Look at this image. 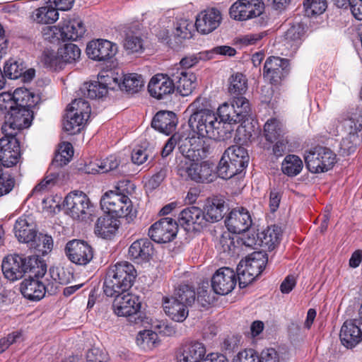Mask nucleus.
<instances>
[{
	"label": "nucleus",
	"mask_w": 362,
	"mask_h": 362,
	"mask_svg": "<svg viewBox=\"0 0 362 362\" xmlns=\"http://www.w3.org/2000/svg\"><path fill=\"white\" fill-rule=\"evenodd\" d=\"M6 279L15 281L23 277L25 273H30L35 277H42L47 272V264L37 256L11 255L6 257L1 264Z\"/></svg>",
	"instance_id": "f257e3e1"
},
{
	"label": "nucleus",
	"mask_w": 362,
	"mask_h": 362,
	"mask_svg": "<svg viewBox=\"0 0 362 362\" xmlns=\"http://www.w3.org/2000/svg\"><path fill=\"white\" fill-rule=\"evenodd\" d=\"M131 185L129 180L119 181L115 190L106 192L100 199L101 209L116 218H125L128 223L136 217V211L133 208L132 202L125 194L124 187Z\"/></svg>",
	"instance_id": "f03ea898"
},
{
	"label": "nucleus",
	"mask_w": 362,
	"mask_h": 362,
	"mask_svg": "<svg viewBox=\"0 0 362 362\" xmlns=\"http://www.w3.org/2000/svg\"><path fill=\"white\" fill-rule=\"evenodd\" d=\"M136 277V271L128 262H119L110 265L103 284L105 294L113 297L117 293H124L132 288Z\"/></svg>",
	"instance_id": "7ed1b4c3"
},
{
	"label": "nucleus",
	"mask_w": 362,
	"mask_h": 362,
	"mask_svg": "<svg viewBox=\"0 0 362 362\" xmlns=\"http://www.w3.org/2000/svg\"><path fill=\"white\" fill-rule=\"evenodd\" d=\"M334 125L336 124L334 132H338V125L336 124L337 123L341 124L344 131L347 133L340 144L341 153L346 156L354 153L361 142L358 132L362 130V115L357 117L356 115L349 116L348 114H341L334 121Z\"/></svg>",
	"instance_id": "20e7f679"
},
{
	"label": "nucleus",
	"mask_w": 362,
	"mask_h": 362,
	"mask_svg": "<svg viewBox=\"0 0 362 362\" xmlns=\"http://www.w3.org/2000/svg\"><path fill=\"white\" fill-rule=\"evenodd\" d=\"M189 126L199 137H207L217 140L221 137V122L211 110H201L194 112L189 117Z\"/></svg>",
	"instance_id": "39448f33"
},
{
	"label": "nucleus",
	"mask_w": 362,
	"mask_h": 362,
	"mask_svg": "<svg viewBox=\"0 0 362 362\" xmlns=\"http://www.w3.org/2000/svg\"><path fill=\"white\" fill-rule=\"evenodd\" d=\"M267 260V255L263 252H252L245 260L242 259L237 267L240 287L245 288L253 282L264 269Z\"/></svg>",
	"instance_id": "423d86ee"
},
{
	"label": "nucleus",
	"mask_w": 362,
	"mask_h": 362,
	"mask_svg": "<svg viewBox=\"0 0 362 362\" xmlns=\"http://www.w3.org/2000/svg\"><path fill=\"white\" fill-rule=\"evenodd\" d=\"M182 160L177 165V174L184 180L196 182H211L216 178L214 165L208 161Z\"/></svg>",
	"instance_id": "0eeeda50"
},
{
	"label": "nucleus",
	"mask_w": 362,
	"mask_h": 362,
	"mask_svg": "<svg viewBox=\"0 0 362 362\" xmlns=\"http://www.w3.org/2000/svg\"><path fill=\"white\" fill-rule=\"evenodd\" d=\"M221 122L237 124L248 119L251 115L249 100L243 96L233 97L230 103H224L218 109Z\"/></svg>",
	"instance_id": "6e6552de"
},
{
	"label": "nucleus",
	"mask_w": 362,
	"mask_h": 362,
	"mask_svg": "<svg viewBox=\"0 0 362 362\" xmlns=\"http://www.w3.org/2000/svg\"><path fill=\"white\" fill-rule=\"evenodd\" d=\"M304 160L310 173H320L334 167L337 162V156L330 148L317 146L305 152Z\"/></svg>",
	"instance_id": "1a4fd4ad"
},
{
	"label": "nucleus",
	"mask_w": 362,
	"mask_h": 362,
	"mask_svg": "<svg viewBox=\"0 0 362 362\" xmlns=\"http://www.w3.org/2000/svg\"><path fill=\"white\" fill-rule=\"evenodd\" d=\"M68 215L73 219L87 221L91 218L94 206L89 197L83 192H69L63 202Z\"/></svg>",
	"instance_id": "9d476101"
},
{
	"label": "nucleus",
	"mask_w": 362,
	"mask_h": 362,
	"mask_svg": "<svg viewBox=\"0 0 362 362\" xmlns=\"http://www.w3.org/2000/svg\"><path fill=\"white\" fill-rule=\"evenodd\" d=\"M33 108L16 107L11 113L5 115V122L1 130L4 134H18L25 128L30 126L33 119Z\"/></svg>",
	"instance_id": "9b49d317"
},
{
	"label": "nucleus",
	"mask_w": 362,
	"mask_h": 362,
	"mask_svg": "<svg viewBox=\"0 0 362 362\" xmlns=\"http://www.w3.org/2000/svg\"><path fill=\"white\" fill-rule=\"evenodd\" d=\"M16 134H4L0 139V161L6 168H11L22 162L19 139Z\"/></svg>",
	"instance_id": "f8f14e48"
},
{
	"label": "nucleus",
	"mask_w": 362,
	"mask_h": 362,
	"mask_svg": "<svg viewBox=\"0 0 362 362\" xmlns=\"http://www.w3.org/2000/svg\"><path fill=\"white\" fill-rule=\"evenodd\" d=\"M264 10L261 0H238L230 8V18L237 21H246L259 16Z\"/></svg>",
	"instance_id": "ddd939ff"
},
{
	"label": "nucleus",
	"mask_w": 362,
	"mask_h": 362,
	"mask_svg": "<svg viewBox=\"0 0 362 362\" xmlns=\"http://www.w3.org/2000/svg\"><path fill=\"white\" fill-rule=\"evenodd\" d=\"M178 226L172 218H160L148 229V235L152 240L158 243H166L172 241L177 235Z\"/></svg>",
	"instance_id": "4468645a"
},
{
	"label": "nucleus",
	"mask_w": 362,
	"mask_h": 362,
	"mask_svg": "<svg viewBox=\"0 0 362 362\" xmlns=\"http://www.w3.org/2000/svg\"><path fill=\"white\" fill-rule=\"evenodd\" d=\"M289 72L290 64L287 59L270 57L264 63V76L272 84H279L288 75Z\"/></svg>",
	"instance_id": "2eb2a0df"
},
{
	"label": "nucleus",
	"mask_w": 362,
	"mask_h": 362,
	"mask_svg": "<svg viewBox=\"0 0 362 362\" xmlns=\"http://www.w3.org/2000/svg\"><path fill=\"white\" fill-rule=\"evenodd\" d=\"M112 303L114 313L117 316L131 317L136 315L141 309L139 296L129 293H117Z\"/></svg>",
	"instance_id": "dca6fc26"
},
{
	"label": "nucleus",
	"mask_w": 362,
	"mask_h": 362,
	"mask_svg": "<svg viewBox=\"0 0 362 362\" xmlns=\"http://www.w3.org/2000/svg\"><path fill=\"white\" fill-rule=\"evenodd\" d=\"M65 253L71 262L78 265H86L93 257L90 245L80 240L69 241L65 247Z\"/></svg>",
	"instance_id": "f3484780"
},
{
	"label": "nucleus",
	"mask_w": 362,
	"mask_h": 362,
	"mask_svg": "<svg viewBox=\"0 0 362 362\" xmlns=\"http://www.w3.org/2000/svg\"><path fill=\"white\" fill-rule=\"evenodd\" d=\"M170 76L175 90L182 96L190 95L196 87L197 77L191 71L182 68L170 69Z\"/></svg>",
	"instance_id": "a211bd4d"
},
{
	"label": "nucleus",
	"mask_w": 362,
	"mask_h": 362,
	"mask_svg": "<svg viewBox=\"0 0 362 362\" xmlns=\"http://www.w3.org/2000/svg\"><path fill=\"white\" fill-rule=\"evenodd\" d=\"M59 57L54 52H45L43 54V61L45 64L50 67L61 66L60 61L65 63H72L80 58L81 49L72 43L65 44L59 48L57 52Z\"/></svg>",
	"instance_id": "6ab92c4d"
},
{
	"label": "nucleus",
	"mask_w": 362,
	"mask_h": 362,
	"mask_svg": "<svg viewBox=\"0 0 362 362\" xmlns=\"http://www.w3.org/2000/svg\"><path fill=\"white\" fill-rule=\"evenodd\" d=\"M225 224L229 232L243 233L247 231L252 224L249 211L243 207L233 209L226 217Z\"/></svg>",
	"instance_id": "aec40b11"
},
{
	"label": "nucleus",
	"mask_w": 362,
	"mask_h": 362,
	"mask_svg": "<svg viewBox=\"0 0 362 362\" xmlns=\"http://www.w3.org/2000/svg\"><path fill=\"white\" fill-rule=\"evenodd\" d=\"M236 274L229 267L218 269L211 278V287L218 295H226L230 293L236 285Z\"/></svg>",
	"instance_id": "412c9836"
},
{
	"label": "nucleus",
	"mask_w": 362,
	"mask_h": 362,
	"mask_svg": "<svg viewBox=\"0 0 362 362\" xmlns=\"http://www.w3.org/2000/svg\"><path fill=\"white\" fill-rule=\"evenodd\" d=\"M42 277L30 276L29 279H24L21 284L20 290L23 296L30 300L37 301L41 300L46 292H51L49 283L42 281Z\"/></svg>",
	"instance_id": "4be33fe9"
},
{
	"label": "nucleus",
	"mask_w": 362,
	"mask_h": 362,
	"mask_svg": "<svg viewBox=\"0 0 362 362\" xmlns=\"http://www.w3.org/2000/svg\"><path fill=\"white\" fill-rule=\"evenodd\" d=\"M228 210V204L223 197L213 196L206 199L203 214L206 225L209 223H216L221 221Z\"/></svg>",
	"instance_id": "5701e85b"
},
{
	"label": "nucleus",
	"mask_w": 362,
	"mask_h": 362,
	"mask_svg": "<svg viewBox=\"0 0 362 362\" xmlns=\"http://www.w3.org/2000/svg\"><path fill=\"white\" fill-rule=\"evenodd\" d=\"M117 50V45L107 40H93L86 47L87 55L95 61L107 60L116 54Z\"/></svg>",
	"instance_id": "b1692460"
},
{
	"label": "nucleus",
	"mask_w": 362,
	"mask_h": 362,
	"mask_svg": "<svg viewBox=\"0 0 362 362\" xmlns=\"http://www.w3.org/2000/svg\"><path fill=\"white\" fill-rule=\"evenodd\" d=\"M148 90L152 97L158 100L173 93L175 86L170 71L168 74H158L153 76L148 83Z\"/></svg>",
	"instance_id": "393cba45"
},
{
	"label": "nucleus",
	"mask_w": 362,
	"mask_h": 362,
	"mask_svg": "<svg viewBox=\"0 0 362 362\" xmlns=\"http://www.w3.org/2000/svg\"><path fill=\"white\" fill-rule=\"evenodd\" d=\"M222 20L221 13L216 8H209L200 12L197 18L195 26L198 32L208 34L216 30Z\"/></svg>",
	"instance_id": "a878e982"
},
{
	"label": "nucleus",
	"mask_w": 362,
	"mask_h": 362,
	"mask_svg": "<svg viewBox=\"0 0 362 362\" xmlns=\"http://www.w3.org/2000/svg\"><path fill=\"white\" fill-rule=\"evenodd\" d=\"M206 354L204 344L193 341L182 345L177 351V362H201Z\"/></svg>",
	"instance_id": "bb28decb"
},
{
	"label": "nucleus",
	"mask_w": 362,
	"mask_h": 362,
	"mask_svg": "<svg viewBox=\"0 0 362 362\" xmlns=\"http://www.w3.org/2000/svg\"><path fill=\"white\" fill-rule=\"evenodd\" d=\"M178 222L182 226H192L195 230H199L207 226L202 209L194 206L184 209L179 214Z\"/></svg>",
	"instance_id": "cd10ccee"
},
{
	"label": "nucleus",
	"mask_w": 362,
	"mask_h": 362,
	"mask_svg": "<svg viewBox=\"0 0 362 362\" xmlns=\"http://www.w3.org/2000/svg\"><path fill=\"white\" fill-rule=\"evenodd\" d=\"M16 237L19 242L30 244L37 235L36 225L29 216L19 217L13 228Z\"/></svg>",
	"instance_id": "c85d7f7f"
},
{
	"label": "nucleus",
	"mask_w": 362,
	"mask_h": 362,
	"mask_svg": "<svg viewBox=\"0 0 362 362\" xmlns=\"http://www.w3.org/2000/svg\"><path fill=\"white\" fill-rule=\"evenodd\" d=\"M177 122L178 119L173 112L161 110L153 117L151 127L163 134L169 135L175 130Z\"/></svg>",
	"instance_id": "c756f323"
},
{
	"label": "nucleus",
	"mask_w": 362,
	"mask_h": 362,
	"mask_svg": "<svg viewBox=\"0 0 362 362\" xmlns=\"http://www.w3.org/2000/svg\"><path fill=\"white\" fill-rule=\"evenodd\" d=\"M153 253V245L147 238L134 241L129 248V256L137 264L149 261Z\"/></svg>",
	"instance_id": "7c9ffc66"
},
{
	"label": "nucleus",
	"mask_w": 362,
	"mask_h": 362,
	"mask_svg": "<svg viewBox=\"0 0 362 362\" xmlns=\"http://www.w3.org/2000/svg\"><path fill=\"white\" fill-rule=\"evenodd\" d=\"M341 344L347 349H353L362 341V332L356 320L344 322L339 334Z\"/></svg>",
	"instance_id": "2f4dec72"
},
{
	"label": "nucleus",
	"mask_w": 362,
	"mask_h": 362,
	"mask_svg": "<svg viewBox=\"0 0 362 362\" xmlns=\"http://www.w3.org/2000/svg\"><path fill=\"white\" fill-rule=\"evenodd\" d=\"M163 307L165 314L175 322H182L189 314L188 307L172 296L163 298Z\"/></svg>",
	"instance_id": "473e14b6"
},
{
	"label": "nucleus",
	"mask_w": 362,
	"mask_h": 362,
	"mask_svg": "<svg viewBox=\"0 0 362 362\" xmlns=\"http://www.w3.org/2000/svg\"><path fill=\"white\" fill-rule=\"evenodd\" d=\"M119 224V221L116 218L110 216H100L95 225V234L105 239L110 238L118 230Z\"/></svg>",
	"instance_id": "72a5a7b5"
},
{
	"label": "nucleus",
	"mask_w": 362,
	"mask_h": 362,
	"mask_svg": "<svg viewBox=\"0 0 362 362\" xmlns=\"http://www.w3.org/2000/svg\"><path fill=\"white\" fill-rule=\"evenodd\" d=\"M62 40H77L82 37L86 33L83 21L77 18L66 19L62 25Z\"/></svg>",
	"instance_id": "f704fd0d"
},
{
	"label": "nucleus",
	"mask_w": 362,
	"mask_h": 362,
	"mask_svg": "<svg viewBox=\"0 0 362 362\" xmlns=\"http://www.w3.org/2000/svg\"><path fill=\"white\" fill-rule=\"evenodd\" d=\"M124 48L131 54L140 53L144 49V40L140 30L136 28H129L125 31Z\"/></svg>",
	"instance_id": "c9c22d12"
},
{
	"label": "nucleus",
	"mask_w": 362,
	"mask_h": 362,
	"mask_svg": "<svg viewBox=\"0 0 362 362\" xmlns=\"http://www.w3.org/2000/svg\"><path fill=\"white\" fill-rule=\"evenodd\" d=\"M223 155L228 158V161L243 170L247 165L249 156L247 150L240 146H232L228 147Z\"/></svg>",
	"instance_id": "e433bc0d"
},
{
	"label": "nucleus",
	"mask_w": 362,
	"mask_h": 362,
	"mask_svg": "<svg viewBox=\"0 0 362 362\" xmlns=\"http://www.w3.org/2000/svg\"><path fill=\"white\" fill-rule=\"evenodd\" d=\"M194 137H189V135H185L179 132V141H177V146L180 152L185 157L184 160H198L199 157V150L195 149L193 147L192 141Z\"/></svg>",
	"instance_id": "4c0bfd02"
},
{
	"label": "nucleus",
	"mask_w": 362,
	"mask_h": 362,
	"mask_svg": "<svg viewBox=\"0 0 362 362\" xmlns=\"http://www.w3.org/2000/svg\"><path fill=\"white\" fill-rule=\"evenodd\" d=\"M285 134L286 129L284 124L276 118L268 119L264 126L265 139L271 143L284 137Z\"/></svg>",
	"instance_id": "58836bf2"
},
{
	"label": "nucleus",
	"mask_w": 362,
	"mask_h": 362,
	"mask_svg": "<svg viewBox=\"0 0 362 362\" xmlns=\"http://www.w3.org/2000/svg\"><path fill=\"white\" fill-rule=\"evenodd\" d=\"M107 86L100 81L86 82L80 88L81 94L90 99L101 98L107 93Z\"/></svg>",
	"instance_id": "ea45409f"
},
{
	"label": "nucleus",
	"mask_w": 362,
	"mask_h": 362,
	"mask_svg": "<svg viewBox=\"0 0 362 362\" xmlns=\"http://www.w3.org/2000/svg\"><path fill=\"white\" fill-rule=\"evenodd\" d=\"M119 161L115 156H110L97 163L90 162L86 168L87 173H104L116 169Z\"/></svg>",
	"instance_id": "a19ab883"
},
{
	"label": "nucleus",
	"mask_w": 362,
	"mask_h": 362,
	"mask_svg": "<svg viewBox=\"0 0 362 362\" xmlns=\"http://www.w3.org/2000/svg\"><path fill=\"white\" fill-rule=\"evenodd\" d=\"M11 95L16 107L33 108L36 105L38 98L35 97L28 89L23 88H16Z\"/></svg>",
	"instance_id": "79ce46f5"
},
{
	"label": "nucleus",
	"mask_w": 362,
	"mask_h": 362,
	"mask_svg": "<svg viewBox=\"0 0 362 362\" xmlns=\"http://www.w3.org/2000/svg\"><path fill=\"white\" fill-rule=\"evenodd\" d=\"M228 92L234 97H240L247 90V79L239 72L232 74L228 78Z\"/></svg>",
	"instance_id": "37998d69"
},
{
	"label": "nucleus",
	"mask_w": 362,
	"mask_h": 362,
	"mask_svg": "<svg viewBox=\"0 0 362 362\" xmlns=\"http://www.w3.org/2000/svg\"><path fill=\"white\" fill-rule=\"evenodd\" d=\"M59 18V13L52 6L47 5L36 9L33 13V18L35 21L42 24H51Z\"/></svg>",
	"instance_id": "c03bdc74"
},
{
	"label": "nucleus",
	"mask_w": 362,
	"mask_h": 362,
	"mask_svg": "<svg viewBox=\"0 0 362 362\" xmlns=\"http://www.w3.org/2000/svg\"><path fill=\"white\" fill-rule=\"evenodd\" d=\"M49 274L52 279V282H49L47 279H45V281L50 284L49 288L51 292L54 291V289L57 288V286H54V284H67L73 279L72 274L63 267H51Z\"/></svg>",
	"instance_id": "a18cd8bd"
},
{
	"label": "nucleus",
	"mask_w": 362,
	"mask_h": 362,
	"mask_svg": "<svg viewBox=\"0 0 362 362\" xmlns=\"http://www.w3.org/2000/svg\"><path fill=\"white\" fill-rule=\"evenodd\" d=\"M180 302L190 307L195 302L196 293L194 288L189 284H181L176 288L172 296Z\"/></svg>",
	"instance_id": "49530a36"
},
{
	"label": "nucleus",
	"mask_w": 362,
	"mask_h": 362,
	"mask_svg": "<svg viewBox=\"0 0 362 362\" xmlns=\"http://www.w3.org/2000/svg\"><path fill=\"white\" fill-rule=\"evenodd\" d=\"M303 168L301 159L296 155H288L285 157L281 164L282 172L289 176L293 177L298 175Z\"/></svg>",
	"instance_id": "de8ad7c7"
},
{
	"label": "nucleus",
	"mask_w": 362,
	"mask_h": 362,
	"mask_svg": "<svg viewBox=\"0 0 362 362\" xmlns=\"http://www.w3.org/2000/svg\"><path fill=\"white\" fill-rule=\"evenodd\" d=\"M216 168V175H218V177L225 180L230 179L243 171L232 162L228 161V158L223 154Z\"/></svg>",
	"instance_id": "09e8293b"
},
{
	"label": "nucleus",
	"mask_w": 362,
	"mask_h": 362,
	"mask_svg": "<svg viewBox=\"0 0 362 362\" xmlns=\"http://www.w3.org/2000/svg\"><path fill=\"white\" fill-rule=\"evenodd\" d=\"M83 115H75V112L67 108L66 119L64 121V130L69 134H76L81 131V126L86 121Z\"/></svg>",
	"instance_id": "8fccbe9b"
},
{
	"label": "nucleus",
	"mask_w": 362,
	"mask_h": 362,
	"mask_svg": "<svg viewBox=\"0 0 362 362\" xmlns=\"http://www.w3.org/2000/svg\"><path fill=\"white\" fill-rule=\"evenodd\" d=\"M28 245L42 255H45L52 250L53 240L50 235L40 233L35 236Z\"/></svg>",
	"instance_id": "3c124183"
},
{
	"label": "nucleus",
	"mask_w": 362,
	"mask_h": 362,
	"mask_svg": "<svg viewBox=\"0 0 362 362\" xmlns=\"http://www.w3.org/2000/svg\"><path fill=\"white\" fill-rule=\"evenodd\" d=\"M121 89H124L129 93L139 92L144 86V81L141 75L137 74H129L124 76Z\"/></svg>",
	"instance_id": "603ef678"
},
{
	"label": "nucleus",
	"mask_w": 362,
	"mask_h": 362,
	"mask_svg": "<svg viewBox=\"0 0 362 362\" xmlns=\"http://www.w3.org/2000/svg\"><path fill=\"white\" fill-rule=\"evenodd\" d=\"M158 334L151 330L139 332L136 337V344L144 350H151L158 344Z\"/></svg>",
	"instance_id": "864d4df0"
},
{
	"label": "nucleus",
	"mask_w": 362,
	"mask_h": 362,
	"mask_svg": "<svg viewBox=\"0 0 362 362\" xmlns=\"http://www.w3.org/2000/svg\"><path fill=\"white\" fill-rule=\"evenodd\" d=\"M25 69L23 61L10 59L4 65V76L10 79H17L21 77Z\"/></svg>",
	"instance_id": "5fc2aeb1"
},
{
	"label": "nucleus",
	"mask_w": 362,
	"mask_h": 362,
	"mask_svg": "<svg viewBox=\"0 0 362 362\" xmlns=\"http://www.w3.org/2000/svg\"><path fill=\"white\" fill-rule=\"evenodd\" d=\"M281 235V228L278 226L273 225L269 226L262 233V243L269 247H274L280 241Z\"/></svg>",
	"instance_id": "6e6d98bb"
},
{
	"label": "nucleus",
	"mask_w": 362,
	"mask_h": 362,
	"mask_svg": "<svg viewBox=\"0 0 362 362\" xmlns=\"http://www.w3.org/2000/svg\"><path fill=\"white\" fill-rule=\"evenodd\" d=\"M74 155V150L71 144L64 142L60 144L58 152L55 155L54 162L59 165H66Z\"/></svg>",
	"instance_id": "4d7b16f0"
},
{
	"label": "nucleus",
	"mask_w": 362,
	"mask_h": 362,
	"mask_svg": "<svg viewBox=\"0 0 362 362\" xmlns=\"http://www.w3.org/2000/svg\"><path fill=\"white\" fill-rule=\"evenodd\" d=\"M194 25L191 22L186 19H180L176 23L173 35L175 38L180 40L189 39L192 37V30Z\"/></svg>",
	"instance_id": "13d9d810"
},
{
	"label": "nucleus",
	"mask_w": 362,
	"mask_h": 362,
	"mask_svg": "<svg viewBox=\"0 0 362 362\" xmlns=\"http://www.w3.org/2000/svg\"><path fill=\"white\" fill-rule=\"evenodd\" d=\"M67 108L75 112V115H83V117L87 120L90 117L91 112L90 105L81 98L75 99Z\"/></svg>",
	"instance_id": "bf43d9fd"
},
{
	"label": "nucleus",
	"mask_w": 362,
	"mask_h": 362,
	"mask_svg": "<svg viewBox=\"0 0 362 362\" xmlns=\"http://www.w3.org/2000/svg\"><path fill=\"white\" fill-rule=\"evenodd\" d=\"M303 6L308 16L320 15L327 6L326 0H305Z\"/></svg>",
	"instance_id": "052dcab7"
},
{
	"label": "nucleus",
	"mask_w": 362,
	"mask_h": 362,
	"mask_svg": "<svg viewBox=\"0 0 362 362\" xmlns=\"http://www.w3.org/2000/svg\"><path fill=\"white\" fill-rule=\"evenodd\" d=\"M42 33L44 39L50 42L62 40V26H47L43 28Z\"/></svg>",
	"instance_id": "680f3d73"
},
{
	"label": "nucleus",
	"mask_w": 362,
	"mask_h": 362,
	"mask_svg": "<svg viewBox=\"0 0 362 362\" xmlns=\"http://www.w3.org/2000/svg\"><path fill=\"white\" fill-rule=\"evenodd\" d=\"M57 177L58 175L55 173L47 175L44 179L34 187L32 191L33 194L47 190L56 184Z\"/></svg>",
	"instance_id": "e2e57ef3"
},
{
	"label": "nucleus",
	"mask_w": 362,
	"mask_h": 362,
	"mask_svg": "<svg viewBox=\"0 0 362 362\" xmlns=\"http://www.w3.org/2000/svg\"><path fill=\"white\" fill-rule=\"evenodd\" d=\"M16 107L15 101L10 93L0 94V110L5 112L6 115L11 113Z\"/></svg>",
	"instance_id": "0e129e2a"
},
{
	"label": "nucleus",
	"mask_w": 362,
	"mask_h": 362,
	"mask_svg": "<svg viewBox=\"0 0 362 362\" xmlns=\"http://www.w3.org/2000/svg\"><path fill=\"white\" fill-rule=\"evenodd\" d=\"M202 59V53L186 56L180 60L178 64H176L172 69L182 68L185 70H189V69L196 65Z\"/></svg>",
	"instance_id": "69168bd1"
},
{
	"label": "nucleus",
	"mask_w": 362,
	"mask_h": 362,
	"mask_svg": "<svg viewBox=\"0 0 362 362\" xmlns=\"http://www.w3.org/2000/svg\"><path fill=\"white\" fill-rule=\"evenodd\" d=\"M233 362H259V356L255 350L252 349H245L238 354L236 357L234 358Z\"/></svg>",
	"instance_id": "338daca9"
},
{
	"label": "nucleus",
	"mask_w": 362,
	"mask_h": 362,
	"mask_svg": "<svg viewBox=\"0 0 362 362\" xmlns=\"http://www.w3.org/2000/svg\"><path fill=\"white\" fill-rule=\"evenodd\" d=\"M106 360V354L99 348L93 347L86 354V362H105Z\"/></svg>",
	"instance_id": "774afa93"
}]
</instances>
